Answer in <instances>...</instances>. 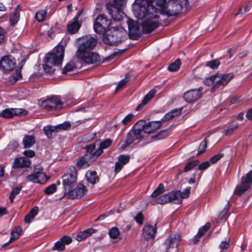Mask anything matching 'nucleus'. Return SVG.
Instances as JSON below:
<instances>
[{
	"instance_id": "nucleus-1",
	"label": "nucleus",
	"mask_w": 252,
	"mask_h": 252,
	"mask_svg": "<svg viewBox=\"0 0 252 252\" xmlns=\"http://www.w3.org/2000/svg\"><path fill=\"white\" fill-rule=\"evenodd\" d=\"M154 0H135L133 5L136 17L145 19L142 26L143 31L146 34L152 32L159 26L158 14L164 13V8L167 4L165 0H157L156 4L160 8V9H158L152 4Z\"/></svg>"
},
{
	"instance_id": "nucleus-2",
	"label": "nucleus",
	"mask_w": 252,
	"mask_h": 252,
	"mask_svg": "<svg viewBox=\"0 0 252 252\" xmlns=\"http://www.w3.org/2000/svg\"><path fill=\"white\" fill-rule=\"evenodd\" d=\"M64 52V47L62 45H58L55 47L51 52L46 55L45 64L43 66L44 70L46 72L49 73L54 72L55 70L53 67L62 63Z\"/></svg>"
},
{
	"instance_id": "nucleus-3",
	"label": "nucleus",
	"mask_w": 252,
	"mask_h": 252,
	"mask_svg": "<svg viewBox=\"0 0 252 252\" xmlns=\"http://www.w3.org/2000/svg\"><path fill=\"white\" fill-rule=\"evenodd\" d=\"M126 38V32L123 28L113 27L103 35V41L110 45L117 46Z\"/></svg>"
},
{
	"instance_id": "nucleus-4",
	"label": "nucleus",
	"mask_w": 252,
	"mask_h": 252,
	"mask_svg": "<svg viewBox=\"0 0 252 252\" xmlns=\"http://www.w3.org/2000/svg\"><path fill=\"white\" fill-rule=\"evenodd\" d=\"M190 187L186 188L182 192L180 191H172L157 198L156 201L160 204H166L175 200H180L181 199L189 197Z\"/></svg>"
},
{
	"instance_id": "nucleus-5",
	"label": "nucleus",
	"mask_w": 252,
	"mask_h": 252,
	"mask_svg": "<svg viewBox=\"0 0 252 252\" xmlns=\"http://www.w3.org/2000/svg\"><path fill=\"white\" fill-rule=\"evenodd\" d=\"M106 6L109 14L115 21L122 20L124 13L122 10V6L124 0H108Z\"/></svg>"
},
{
	"instance_id": "nucleus-6",
	"label": "nucleus",
	"mask_w": 252,
	"mask_h": 252,
	"mask_svg": "<svg viewBox=\"0 0 252 252\" xmlns=\"http://www.w3.org/2000/svg\"><path fill=\"white\" fill-rule=\"evenodd\" d=\"M111 24L110 20L104 14L99 15L95 19L94 25V31L99 34H104L107 32L106 29Z\"/></svg>"
},
{
	"instance_id": "nucleus-7",
	"label": "nucleus",
	"mask_w": 252,
	"mask_h": 252,
	"mask_svg": "<svg viewBox=\"0 0 252 252\" xmlns=\"http://www.w3.org/2000/svg\"><path fill=\"white\" fill-rule=\"evenodd\" d=\"M41 106L48 111L58 110L63 108V103L59 96H55L42 101Z\"/></svg>"
},
{
	"instance_id": "nucleus-8",
	"label": "nucleus",
	"mask_w": 252,
	"mask_h": 252,
	"mask_svg": "<svg viewBox=\"0 0 252 252\" xmlns=\"http://www.w3.org/2000/svg\"><path fill=\"white\" fill-rule=\"evenodd\" d=\"M77 171L74 166H70L67 172L62 176L63 184L64 188H71L76 183Z\"/></svg>"
},
{
	"instance_id": "nucleus-9",
	"label": "nucleus",
	"mask_w": 252,
	"mask_h": 252,
	"mask_svg": "<svg viewBox=\"0 0 252 252\" xmlns=\"http://www.w3.org/2000/svg\"><path fill=\"white\" fill-rule=\"evenodd\" d=\"M78 59L86 64H95L99 63L100 58L98 54L92 52H82L76 53Z\"/></svg>"
},
{
	"instance_id": "nucleus-10",
	"label": "nucleus",
	"mask_w": 252,
	"mask_h": 252,
	"mask_svg": "<svg viewBox=\"0 0 252 252\" xmlns=\"http://www.w3.org/2000/svg\"><path fill=\"white\" fill-rule=\"evenodd\" d=\"M182 6L179 0H169L164 8V13L168 16H175L182 10Z\"/></svg>"
},
{
	"instance_id": "nucleus-11",
	"label": "nucleus",
	"mask_w": 252,
	"mask_h": 252,
	"mask_svg": "<svg viewBox=\"0 0 252 252\" xmlns=\"http://www.w3.org/2000/svg\"><path fill=\"white\" fill-rule=\"evenodd\" d=\"M96 39L90 35L82 37V43L78 47L77 53L92 50L96 46Z\"/></svg>"
},
{
	"instance_id": "nucleus-12",
	"label": "nucleus",
	"mask_w": 252,
	"mask_h": 252,
	"mask_svg": "<svg viewBox=\"0 0 252 252\" xmlns=\"http://www.w3.org/2000/svg\"><path fill=\"white\" fill-rule=\"evenodd\" d=\"M181 240V238L179 234H171L163 244V246L165 249V252H169L170 249L177 248L179 246Z\"/></svg>"
},
{
	"instance_id": "nucleus-13",
	"label": "nucleus",
	"mask_w": 252,
	"mask_h": 252,
	"mask_svg": "<svg viewBox=\"0 0 252 252\" xmlns=\"http://www.w3.org/2000/svg\"><path fill=\"white\" fill-rule=\"evenodd\" d=\"M214 76H215V81L214 85L211 89L212 92H215L221 85L223 86L226 85L233 77V75L232 73L220 75L216 74Z\"/></svg>"
},
{
	"instance_id": "nucleus-14",
	"label": "nucleus",
	"mask_w": 252,
	"mask_h": 252,
	"mask_svg": "<svg viewBox=\"0 0 252 252\" xmlns=\"http://www.w3.org/2000/svg\"><path fill=\"white\" fill-rule=\"evenodd\" d=\"M143 23V22L141 23V26H142ZM128 27L129 29V36L131 39H137L140 37L142 32L145 33L143 31L142 26H141V32L138 23L133 20H128Z\"/></svg>"
},
{
	"instance_id": "nucleus-15",
	"label": "nucleus",
	"mask_w": 252,
	"mask_h": 252,
	"mask_svg": "<svg viewBox=\"0 0 252 252\" xmlns=\"http://www.w3.org/2000/svg\"><path fill=\"white\" fill-rule=\"evenodd\" d=\"M16 65V63L11 56H5L0 60V69L6 72L12 71Z\"/></svg>"
},
{
	"instance_id": "nucleus-16",
	"label": "nucleus",
	"mask_w": 252,
	"mask_h": 252,
	"mask_svg": "<svg viewBox=\"0 0 252 252\" xmlns=\"http://www.w3.org/2000/svg\"><path fill=\"white\" fill-rule=\"evenodd\" d=\"M87 192L86 187L83 184L79 183L76 188L68 192V195L70 199L80 198L86 194Z\"/></svg>"
},
{
	"instance_id": "nucleus-17",
	"label": "nucleus",
	"mask_w": 252,
	"mask_h": 252,
	"mask_svg": "<svg viewBox=\"0 0 252 252\" xmlns=\"http://www.w3.org/2000/svg\"><path fill=\"white\" fill-rule=\"evenodd\" d=\"M143 122L144 132L145 133H152L155 131L159 129L161 125V121H152L146 123L144 120H142Z\"/></svg>"
},
{
	"instance_id": "nucleus-18",
	"label": "nucleus",
	"mask_w": 252,
	"mask_h": 252,
	"mask_svg": "<svg viewBox=\"0 0 252 252\" xmlns=\"http://www.w3.org/2000/svg\"><path fill=\"white\" fill-rule=\"evenodd\" d=\"M25 111L22 109L18 108H7L2 110L0 113V117L5 119H10L14 116H19L22 114H25Z\"/></svg>"
},
{
	"instance_id": "nucleus-19",
	"label": "nucleus",
	"mask_w": 252,
	"mask_h": 252,
	"mask_svg": "<svg viewBox=\"0 0 252 252\" xmlns=\"http://www.w3.org/2000/svg\"><path fill=\"white\" fill-rule=\"evenodd\" d=\"M202 94V89L192 90L186 92L184 98L188 102H192L198 99Z\"/></svg>"
},
{
	"instance_id": "nucleus-20",
	"label": "nucleus",
	"mask_w": 252,
	"mask_h": 252,
	"mask_svg": "<svg viewBox=\"0 0 252 252\" xmlns=\"http://www.w3.org/2000/svg\"><path fill=\"white\" fill-rule=\"evenodd\" d=\"M156 232V224L154 226L149 223H146L143 228V235L146 240L153 239Z\"/></svg>"
},
{
	"instance_id": "nucleus-21",
	"label": "nucleus",
	"mask_w": 252,
	"mask_h": 252,
	"mask_svg": "<svg viewBox=\"0 0 252 252\" xmlns=\"http://www.w3.org/2000/svg\"><path fill=\"white\" fill-rule=\"evenodd\" d=\"M143 124L142 120L138 121L131 130L136 140H141L143 139V136L142 135V131H144Z\"/></svg>"
},
{
	"instance_id": "nucleus-22",
	"label": "nucleus",
	"mask_w": 252,
	"mask_h": 252,
	"mask_svg": "<svg viewBox=\"0 0 252 252\" xmlns=\"http://www.w3.org/2000/svg\"><path fill=\"white\" fill-rule=\"evenodd\" d=\"M22 234V229L19 226H15L14 229L11 231L10 233V237L9 241L4 243L3 245V247L7 246L9 244L13 242L15 240L18 239L19 237Z\"/></svg>"
},
{
	"instance_id": "nucleus-23",
	"label": "nucleus",
	"mask_w": 252,
	"mask_h": 252,
	"mask_svg": "<svg viewBox=\"0 0 252 252\" xmlns=\"http://www.w3.org/2000/svg\"><path fill=\"white\" fill-rule=\"evenodd\" d=\"M22 234V229L19 226H15L14 229L11 231L10 233V237L9 241L4 243L3 245V247L7 246L9 244L13 242L15 240L18 239L19 237Z\"/></svg>"
},
{
	"instance_id": "nucleus-24",
	"label": "nucleus",
	"mask_w": 252,
	"mask_h": 252,
	"mask_svg": "<svg viewBox=\"0 0 252 252\" xmlns=\"http://www.w3.org/2000/svg\"><path fill=\"white\" fill-rule=\"evenodd\" d=\"M130 159L128 155H121L118 157V161L115 164V171L116 173L120 172L123 166L127 163Z\"/></svg>"
},
{
	"instance_id": "nucleus-25",
	"label": "nucleus",
	"mask_w": 252,
	"mask_h": 252,
	"mask_svg": "<svg viewBox=\"0 0 252 252\" xmlns=\"http://www.w3.org/2000/svg\"><path fill=\"white\" fill-rule=\"evenodd\" d=\"M31 165V161L28 159L23 158H17L14 159L12 164L13 168H25L29 167Z\"/></svg>"
},
{
	"instance_id": "nucleus-26",
	"label": "nucleus",
	"mask_w": 252,
	"mask_h": 252,
	"mask_svg": "<svg viewBox=\"0 0 252 252\" xmlns=\"http://www.w3.org/2000/svg\"><path fill=\"white\" fill-rule=\"evenodd\" d=\"M46 176L45 174L40 172H36L26 177V179L30 182L36 183H41V179L44 178Z\"/></svg>"
},
{
	"instance_id": "nucleus-27",
	"label": "nucleus",
	"mask_w": 252,
	"mask_h": 252,
	"mask_svg": "<svg viewBox=\"0 0 252 252\" xmlns=\"http://www.w3.org/2000/svg\"><path fill=\"white\" fill-rule=\"evenodd\" d=\"M210 223L208 222L206 223L205 225L199 229L198 233L194 237L192 240V242L194 244H196L199 241V238H201L207 232V231L210 228Z\"/></svg>"
},
{
	"instance_id": "nucleus-28",
	"label": "nucleus",
	"mask_w": 252,
	"mask_h": 252,
	"mask_svg": "<svg viewBox=\"0 0 252 252\" xmlns=\"http://www.w3.org/2000/svg\"><path fill=\"white\" fill-rule=\"evenodd\" d=\"M155 94L156 91L155 90L151 91L145 96L142 102L138 105L135 108V110L137 111L141 110L143 107L154 96Z\"/></svg>"
},
{
	"instance_id": "nucleus-29",
	"label": "nucleus",
	"mask_w": 252,
	"mask_h": 252,
	"mask_svg": "<svg viewBox=\"0 0 252 252\" xmlns=\"http://www.w3.org/2000/svg\"><path fill=\"white\" fill-rule=\"evenodd\" d=\"M35 137L31 135H25L22 140L24 148L26 149L32 147L35 143Z\"/></svg>"
},
{
	"instance_id": "nucleus-30",
	"label": "nucleus",
	"mask_w": 252,
	"mask_h": 252,
	"mask_svg": "<svg viewBox=\"0 0 252 252\" xmlns=\"http://www.w3.org/2000/svg\"><path fill=\"white\" fill-rule=\"evenodd\" d=\"M112 141L110 139H107L103 142L100 143L99 147L96 149L95 155L100 156L103 153V149L109 148L112 144Z\"/></svg>"
},
{
	"instance_id": "nucleus-31",
	"label": "nucleus",
	"mask_w": 252,
	"mask_h": 252,
	"mask_svg": "<svg viewBox=\"0 0 252 252\" xmlns=\"http://www.w3.org/2000/svg\"><path fill=\"white\" fill-rule=\"evenodd\" d=\"M81 27V24L78 21L72 20L67 24V30L70 34L76 33Z\"/></svg>"
},
{
	"instance_id": "nucleus-32",
	"label": "nucleus",
	"mask_w": 252,
	"mask_h": 252,
	"mask_svg": "<svg viewBox=\"0 0 252 252\" xmlns=\"http://www.w3.org/2000/svg\"><path fill=\"white\" fill-rule=\"evenodd\" d=\"M94 229L93 228H89L83 231L80 232L77 235L76 239L78 242H80L89 237L91 234L94 233Z\"/></svg>"
},
{
	"instance_id": "nucleus-33",
	"label": "nucleus",
	"mask_w": 252,
	"mask_h": 252,
	"mask_svg": "<svg viewBox=\"0 0 252 252\" xmlns=\"http://www.w3.org/2000/svg\"><path fill=\"white\" fill-rule=\"evenodd\" d=\"M86 177L87 181L93 185L98 181V177L95 171H88L86 174Z\"/></svg>"
},
{
	"instance_id": "nucleus-34",
	"label": "nucleus",
	"mask_w": 252,
	"mask_h": 252,
	"mask_svg": "<svg viewBox=\"0 0 252 252\" xmlns=\"http://www.w3.org/2000/svg\"><path fill=\"white\" fill-rule=\"evenodd\" d=\"M43 130L44 133L48 138L52 137L53 132L58 131L56 126H47L44 127Z\"/></svg>"
},
{
	"instance_id": "nucleus-35",
	"label": "nucleus",
	"mask_w": 252,
	"mask_h": 252,
	"mask_svg": "<svg viewBox=\"0 0 252 252\" xmlns=\"http://www.w3.org/2000/svg\"><path fill=\"white\" fill-rule=\"evenodd\" d=\"M135 138L131 132V131H129V132L127 134L126 140L125 142V144L122 145L121 148L123 149H125L126 147L128 146L129 145L132 144Z\"/></svg>"
},
{
	"instance_id": "nucleus-36",
	"label": "nucleus",
	"mask_w": 252,
	"mask_h": 252,
	"mask_svg": "<svg viewBox=\"0 0 252 252\" xmlns=\"http://www.w3.org/2000/svg\"><path fill=\"white\" fill-rule=\"evenodd\" d=\"M87 150V154L88 156L89 155L91 156L92 157L96 158L98 157L99 156H96L95 155L96 153V150H95V143H94L93 144H91L89 146H88L86 147Z\"/></svg>"
},
{
	"instance_id": "nucleus-37",
	"label": "nucleus",
	"mask_w": 252,
	"mask_h": 252,
	"mask_svg": "<svg viewBox=\"0 0 252 252\" xmlns=\"http://www.w3.org/2000/svg\"><path fill=\"white\" fill-rule=\"evenodd\" d=\"M181 64V61L180 59H177L175 62L171 63L168 68L170 71L174 72L178 70Z\"/></svg>"
},
{
	"instance_id": "nucleus-38",
	"label": "nucleus",
	"mask_w": 252,
	"mask_h": 252,
	"mask_svg": "<svg viewBox=\"0 0 252 252\" xmlns=\"http://www.w3.org/2000/svg\"><path fill=\"white\" fill-rule=\"evenodd\" d=\"M164 191V187L162 184H160L156 189L151 194V196L153 198H156L160 194Z\"/></svg>"
},
{
	"instance_id": "nucleus-39",
	"label": "nucleus",
	"mask_w": 252,
	"mask_h": 252,
	"mask_svg": "<svg viewBox=\"0 0 252 252\" xmlns=\"http://www.w3.org/2000/svg\"><path fill=\"white\" fill-rule=\"evenodd\" d=\"M109 235L111 238L116 239L120 235L119 229L116 227H113L109 230Z\"/></svg>"
},
{
	"instance_id": "nucleus-40",
	"label": "nucleus",
	"mask_w": 252,
	"mask_h": 252,
	"mask_svg": "<svg viewBox=\"0 0 252 252\" xmlns=\"http://www.w3.org/2000/svg\"><path fill=\"white\" fill-rule=\"evenodd\" d=\"M22 187L21 186H18L14 188L11 192L10 195L9 196V199L10 200V202L12 203L13 202V200L16 195L19 194L20 192V191L22 189Z\"/></svg>"
},
{
	"instance_id": "nucleus-41",
	"label": "nucleus",
	"mask_w": 252,
	"mask_h": 252,
	"mask_svg": "<svg viewBox=\"0 0 252 252\" xmlns=\"http://www.w3.org/2000/svg\"><path fill=\"white\" fill-rule=\"evenodd\" d=\"M65 249V246L63 243L61 239L57 241L55 243L54 247L52 248V250L53 251H58L59 252L63 251Z\"/></svg>"
},
{
	"instance_id": "nucleus-42",
	"label": "nucleus",
	"mask_w": 252,
	"mask_h": 252,
	"mask_svg": "<svg viewBox=\"0 0 252 252\" xmlns=\"http://www.w3.org/2000/svg\"><path fill=\"white\" fill-rule=\"evenodd\" d=\"M199 160H195L193 161H191L190 162H189L187 165L185 166L184 168V172H187L191 169H192L193 167L197 165L199 163Z\"/></svg>"
},
{
	"instance_id": "nucleus-43",
	"label": "nucleus",
	"mask_w": 252,
	"mask_h": 252,
	"mask_svg": "<svg viewBox=\"0 0 252 252\" xmlns=\"http://www.w3.org/2000/svg\"><path fill=\"white\" fill-rule=\"evenodd\" d=\"M88 155H85L83 157H81L79 160H78L76 165L79 168H81L83 167L86 164H87V159H88Z\"/></svg>"
},
{
	"instance_id": "nucleus-44",
	"label": "nucleus",
	"mask_w": 252,
	"mask_h": 252,
	"mask_svg": "<svg viewBox=\"0 0 252 252\" xmlns=\"http://www.w3.org/2000/svg\"><path fill=\"white\" fill-rule=\"evenodd\" d=\"M75 67L74 63L73 62H70L65 66L63 69L62 73L63 74H66L68 72L73 70Z\"/></svg>"
},
{
	"instance_id": "nucleus-45",
	"label": "nucleus",
	"mask_w": 252,
	"mask_h": 252,
	"mask_svg": "<svg viewBox=\"0 0 252 252\" xmlns=\"http://www.w3.org/2000/svg\"><path fill=\"white\" fill-rule=\"evenodd\" d=\"M207 146V141L206 139H204V140L200 144L199 148L198 153L197 156H198L200 154H203L206 150Z\"/></svg>"
},
{
	"instance_id": "nucleus-46",
	"label": "nucleus",
	"mask_w": 252,
	"mask_h": 252,
	"mask_svg": "<svg viewBox=\"0 0 252 252\" xmlns=\"http://www.w3.org/2000/svg\"><path fill=\"white\" fill-rule=\"evenodd\" d=\"M19 13L18 12H14L10 17V22L13 26L15 25L19 19Z\"/></svg>"
},
{
	"instance_id": "nucleus-47",
	"label": "nucleus",
	"mask_w": 252,
	"mask_h": 252,
	"mask_svg": "<svg viewBox=\"0 0 252 252\" xmlns=\"http://www.w3.org/2000/svg\"><path fill=\"white\" fill-rule=\"evenodd\" d=\"M56 190L57 186L56 184H53L47 187L44 190V192L47 195H50L55 192Z\"/></svg>"
},
{
	"instance_id": "nucleus-48",
	"label": "nucleus",
	"mask_w": 252,
	"mask_h": 252,
	"mask_svg": "<svg viewBox=\"0 0 252 252\" xmlns=\"http://www.w3.org/2000/svg\"><path fill=\"white\" fill-rule=\"evenodd\" d=\"M220 64V62L219 60H214L208 62L206 63V65L210 67L212 69H216Z\"/></svg>"
},
{
	"instance_id": "nucleus-49",
	"label": "nucleus",
	"mask_w": 252,
	"mask_h": 252,
	"mask_svg": "<svg viewBox=\"0 0 252 252\" xmlns=\"http://www.w3.org/2000/svg\"><path fill=\"white\" fill-rule=\"evenodd\" d=\"M46 14V12L45 10H40L36 13L35 18L38 21L41 22L44 20Z\"/></svg>"
},
{
	"instance_id": "nucleus-50",
	"label": "nucleus",
	"mask_w": 252,
	"mask_h": 252,
	"mask_svg": "<svg viewBox=\"0 0 252 252\" xmlns=\"http://www.w3.org/2000/svg\"><path fill=\"white\" fill-rule=\"evenodd\" d=\"M129 78L127 75H126L125 78L124 79L121 80L118 84L116 87V90H119L123 88L128 82Z\"/></svg>"
},
{
	"instance_id": "nucleus-51",
	"label": "nucleus",
	"mask_w": 252,
	"mask_h": 252,
	"mask_svg": "<svg viewBox=\"0 0 252 252\" xmlns=\"http://www.w3.org/2000/svg\"><path fill=\"white\" fill-rule=\"evenodd\" d=\"M22 77L20 69H17L16 70V74L10 77L9 80L13 82H16L18 80L21 79Z\"/></svg>"
},
{
	"instance_id": "nucleus-52",
	"label": "nucleus",
	"mask_w": 252,
	"mask_h": 252,
	"mask_svg": "<svg viewBox=\"0 0 252 252\" xmlns=\"http://www.w3.org/2000/svg\"><path fill=\"white\" fill-rule=\"evenodd\" d=\"M134 115L129 114L126 115L122 120V123L124 125H126L130 123L134 118Z\"/></svg>"
},
{
	"instance_id": "nucleus-53",
	"label": "nucleus",
	"mask_w": 252,
	"mask_h": 252,
	"mask_svg": "<svg viewBox=\"0 0 252 252\" xmlns=\"http://www.w3.org/2000/svg\"><path fill=\"white\" fill-rule=\"evenodd\" d=\"M250 6H249L248 4H247L245 6H241L239 8L238 12L236 13L235 15H237L239 14L243 15L245 13H247L249 11Z\"/></svg>"
},
{
	"instance_id": "nucleus-54",
	"label": "nucleus",
	"mask_w": 252,
	"mask_h": 252,
	"mask_svg": "<svg viewBox=\"0 0 252 252\" xmlns=\"http://www.w3.org/2000/svg\"><path fill=\"white\" fill-rule=\"evenodd\" d=\"M238 124H236L234 125L231 126L230 127L225 129L223 133L225 135H229L232 134L233 131L238 127Z\"/></svg>"
},
{
	"instance_id": "nucleus-55",
	"label": "nucleus",
	"mask_w": 252,
	"mask_h": 252,
	"mask_svg": "<svg viewBox=\"0 0 252 252\" xmlns=\"http://www.w3.org/2000/svg\"><path fill=\"white\" fill-rule=\"evenodd\" d=\"M229 246V240L221 241L219 246V248L221 251L225 252L228 249Z\"/></svg>"
},
{
	"instance_id": "nucleus-56",
	"label": "nucleus",
	"mask_w": 252,
	"mask_h": 252,
	"mask_svg": "<svg viewBox=\"0 0 252 252\" xmlns=\"http://www.w3.org/2000/svg\"><path fill=\"white\" fill-rule=\"evenodd\" d=\"M57 127V130H66L70 128L71 124L68 122H65L62 124L56 126Z\"/></svg>"
},
{
	"instance_id": "nucleus-57",
	"label": "nucleus",
	"mask_w": 252,
	"mask_h": 252,
	"mask_svg": "<svg viewBox=\"0 0 252 252\" xmlns=\"http://www.w3.org/2000/svg\"><path fill=\"white\" fill-rule=\"evenodd\" d=\"M168 131L163 130L159 132L158 134L153 137V138H157L158 139H161L167 136Z\"/></svg>"
},
{
	"instance_id": "nucleus-58",
	"label": "nucleus",
	"mask_w": 252,
	"mask_h": 252,
	"mask_svg": "<svg viewBox=\"0 0 252 252\" xmlns=\"http://www.w3.org/2000/svg\"><path fill=\"white\" fill-rule=\"evenodd\" d=\"M61 240L63 243L64 245H69L72 242V239L71 237L67 235H64L61 238Z\"/></svg>"
},
{
	"instance_id": "nucleus-59",
	"label": "nucleus",
	"mask_w": 252,
	"mask_h": 252,
	"mask_svg": "<svg viewBox=\"0 0 252 252\" xmlns=\"http://www.w3.org/2000/svg\"><path fill=\"white\" fill-rule=\"evenodd\" d=\"M215 76H214V75H213L211 76V77H210L208 78H206L204 81V83L206 85L209 86L212 85L215 82Z\"/></svg>"
},
{
	"instance_id": "nucleus-60",
	"label": "nucleus",
	"mask_w": 252,
	"mask_h": 252,
	"mask_svg": "<svg viewBox=\"0 0 252 252\" xmlns=\"http://www.w3.org/2000/svg\"><path fill=\"white\" fill-rule=\"evenodd\" d=\"M219 219L221 220H225L227 218V209L225 208L220 213L219 215Z\"/></svg>"
},
{
	"instance_id": "nucleus-61",
	"label": "nucleus",
	"mask_w": 252,
	"mask_h": 252,
	"mask_svg": "<svg viewBox=\"0 0 252 252\" xmlns=\"http://www.w3.org/2000/svg\"><path fill=\"white\" fill-rule=\"evenodd\" d=\"M210 165V162L206 161L200 164L198 167V169L199 170H204L207 169Z\"/></svg>"
},
{
	"instance_id": "nucleus-62",
	"label": "nucleus",
	"mask_w": 252,
	"mask_h": 252,
	"mask_svg": "<svg viewBox=\"0 0 252 252\" xmlns=\"http://www.w3.org/2000/svg\"><path fill=\"white\" fill-rule=\"evenodd\" d=\"M5 31L2 28L0 27V45L2 44L5 40Z\"/></svg>"
},
{
	"instance_id": "nucleus-63",
	"label": "nucleus",
	"mask_w": 252,
	"mask_h": 252,
	"mask_svg": "<svg viewBox=\"0 0 252 252\" xmlns=\"http://www.w3.org/2000/svg\"><path fill=\"white\" fill-rule=\"evenodd\" d=\"M222 156L220 154H218L214 156L210 160V162L213 164L216 163L219 160H220Z\"/></svg>"
},
{
	"instance_id": "nucleus-64",
	"label": "nucleus",
	"mask_w": 252,
	"mask_h": 252,
	"mask_svg": "<svg viewBox=\"0 0 252 252\" xmlns=\"http://www.w3.org/2000/svg\"><path fill=\"white\" fill-rule=\"evenodd\" d=\"M24 155L29 158H32L35 156V152L31 150H26L23 152Z\"/></svg>"
}]
</instances>
